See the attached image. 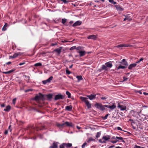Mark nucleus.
<instances>
[{
  "label": "nucleus",
  "mask_w": 148,
  "mask_h": 148,
  "mask_svg": "<svg viewBox=\"0 0 148 148\" xmlns=\"http://www.w3.org/2000/svg\"><path fill=\"white\" fill-rule=\"evenodd\" d=\"M80 99L82 101L85 102L86 105L88 109L91 108V104L88 100V98L81 97H80Z\"/></svg>",
  "instance_id": "1"
},
{
  "label": "nucleus",
  "mask_w": 148,
  "mask_h": 148,
  "mask_svg": "<svg viewBox=\"0 0 148 148\" xmlns=\"http://www.w3.org/2000/svg\"><path fill=\"white\" fill-rule=\"evenodd\" d=\"M57 125L58 127L61 128L65 126L72 127L73 126V125L72 123L66 121L64 123L62 124H60L59 123L57 124Z\"/></svg>",
  "instance_id": "2"
},
{
  "label": "nucleus",
  "mask_w": 148,
  "mask_h": 148,
  "mask_svg": "<svg viewBox=\"0 0 148 148\" xmlns=\"http://www.w3.org/2000/svg\"><path fill=\"white\" fill-rule=\"evenodd\" d=\"M95 106L97 108L103 111L105 110V108L104 107V106L101 104L100 103H96L95 105Z\"/></svg>",
  "instance_id": "3"
},
{
  "label": "nucleus",
  "mask_w": 148,
  "mask_h": 148,
  "mask_svg": "<svg viewBox=\"0 0 148 148\" xmlns=\"http://www.w3.org/2000/svg\"><path fill=\"white\" fill-rule=\"evenodd\" d=\"M44 95L41 94L40 93H39V95H36L34 97V99L36 101H38L40 100H43L44 99Z\"/></svg>",
  "instance_id": "4"
},
{
  "label": "nucleus",
  "mask_w": 148,
  "mask_h": 148,
  "mask_svg": "<svg viewBox=\"0 0 148 148\" xmlns=\"http://www.w3.org/2000/svg\"><path fill=\"white\" fill-rule=\"evenodd\" d=\"M64 96L62 95L61 94H58L55 96L54 99L56 100L59 99H63L64 98Z\"/></svg>",
  "instance_id": "5"
},
{
  "label": "nucleus",
  "mask_w": 148,
  "mask_h": 148,
  "mask_svg": "<svg viewBox=\"0 0 148 148\" xmlns=\"http://www.w3.org/2000/svg\"><path fill=\"white\" fill-rule=\"evenodd\" d=\"M120 63H121L123 65H124V66H126V67H127L128 65V63L126 61L125 59H123L121 62H120Z\"/></svg>",
  "instance_id": "6"
},
{
  "label": "nucleus",
  "mask_w": 148,
  "mask_h": 148,
  "mask_svg": "<svg viewBox=\"0 0 148 148\" xmlns=\"http://www.w3.org/2000/svg\"><path fill=\"white\" fill-rule=\"evenodd\" d=\"M97 38V35H92L89 36L88 37V39H92L94 40H95Z\"/></svg>",
  "instance_id": "7"
},
{
  "label": "nucleus",
  "mask_w": 148,
  "mask_h": 148,
  "mask_svg": "<svg viewBox=\"0 0 148 148\" xmlns=\"http://www.w3.org/2000/svg\"><path fill=\"white\" fill-rule=\"evenodd\" d=\"M96 95H94L92 94L90 95L86 96L88 97L90 100H92L95 99L96 98Z\"/></svg>",
  "instance_id": "8"
},
{
  "label": "nucleus",
  "mask_w": 148,
  "mask_h": 148,
  "mask_svg": "<svg viewBox=\"0 0 148 148\" xmlns=\"http://www.w3.org/2000/svg\"><path fill=\"white\" fill-rule=\"evenodd\" d=\"M82 23V22L80 21H77L73 25V26L75 27L80 25Z\"/></svg>",
  "instance_id": "9"
},
{
  "label": "nucleus",
  "mask_w": 148,
  "mask_h": 148,
  "mask_svg": "<svg viewBox=\"0 0 148 148\" xmlns=\"http://www.w3.org/2000/svg\"><path fill=\"white\" fill-rule=\"evenodd\" d=\"M118 107L119 108H120L121 110H125L126 108L125 106L121 105H120L119 104Z\"/></svg>",
  "instance_id": "10"
},
{
  "label": "nucleus",
  "mask_w": 148,
  "mask_h": 148,
  "mask_svg": "<svg viewBox=\"0 0 148 148\" xmlns=\"http://www.w3.org/2000/svg\"><path fill=\"white\" fill-rule=\"evenodd\" d=\"M78 52L79 54V56L80 57L84 56L86 53V52L85 51H80Z\"/></svg>",
  "instance_id": "11"
},
{
  "label": "nucleus",
  "mask_w": 148,
  "mask_h": 148,
  "mask_svg": "<svg viewBox=\"0 0 148 148\" xmlns=\"http://www.w3.org/2000/svg\"><path fill=\"white\" fill-rule=\"evenodd\" d=\"M105 65L107 67L109 68H111L112 66V62H109L106 63Z\"/></svg>",
  "instance_id": "12"
},
{
  "label": "nucleus",
  "mask_w": 148,
  "mask_h": 148,
  "mask_svg": "<svg viewBox=\"0 0 148 148\" xmlns=\"http://www.w3.org/2000/svg\"><path fill=\"white\" fill-rule=\"evenodd\" d=\"M136 65V63H133L130 64L128 66V68L129 69H131L133 67H135Z\"/></svg>",
  "instance_id": "13"
},
{
  "label": "nucleus",
  "mask_w": 148,
  "mask_h": 148,
  "mask_svg": "<svg viewBox=\"0 0 148 148\" xmlns=\"http://www.w3.org/2000/svg\"><path fill=\"white\" fill-rule=\"evenodd\" d=\"M115 7L116 8V9L119 11H123V9L122 8L121 6L119 5H115Z\"/></svg>",
  "instance_id": "14"
},
{
  "label": "nucleus",
  "mask_w": 148,
  "mask_h": 148,
  "mask_svg": "<svg viewBox=\"0 0 148 148\" xmlns=\"http://www.w3.org/2000/svg\"><path fill=\"white\" fill-rule=\"evenodd\" d=\"M110 136H103L102 139H104L106 141L109 140L110 138Z\"/></svg>",
  "instance_id": "15"
},
{
  "label": "nucleus",
  "mask_w": 148,
  "mask_h": 148,
  "mask_svg": "<svg viewBox=\"0 0 148 148\" xmlns=\"http://www.w3.org/2000/svg\"><path fill=\"white\" fill-rule=\"evenodd\" d=\"M72 107L71 106H67L65 108V110L68 111H71L72 110Z\"/></svg>",
  "instance_id": "16"
},
{
  "label": "nucleus",
  "mask_w": 148,
  "mask_h": 148,
  "mask_svg": "<svg viewBox=\"0 0 148 148\" xmlns=\"http://www.w3.org/2000/svg\"><path fill=\"white\" fill-rule=\"evenodd\" d=\"M62 48V47H60L59 49H56L54 50V51L57 52L59 54H60L61 52V50Z\"/></svg>",
  "instance_id": "17"
},
{
  "label": "nucleus",
  "mask_w": 148,
  "mask_h": 148,
  "mask_svg": "<svg viewBox=\"0 0 148 148\" xmlns=\"http://www.w3.org/2000/svg\"><path fill=\"white\" fill-rule=\"evenodd\" d=\"M50 148H58V145L57 143L54 142L52 146L50 147Z\"/></svg>",
  "instance_id": "18"
},
{
  "label": "nucleus",
  "mask_w": 148,
  "mask_h": 148,
  "mask_svg": "<svg viewBox=\"0 0 148 148\" xmlns=\"http://www.w3.org/2000/svg\"><path fill=\"white\" fill-rule=\"evenodd\" d=\"M11 106L10 105H8L6 107V108L4 109V110L6 112H9L10 110Z\"/></svg>",
  "instance_id": "19"
},
{
  "label": "nucleus",
  "mask_w": 148,
  "mask_h": 148,
  "mask_svg": "<svg viewBox=\"0 0 148 148\" xmlns=\"http://www.w3.org/2000/svg\"><path fill=\"white\" fill-rule=\"evenodd\" d=\"M127 44H120L116 46L117 47H127Z\"/></svg>",
  "instance_id": "20"
},
{
  "label": "nucleus",
  "mask_w": 148,
  "mask_h": 148,
  "mask_svg": "<svg viewBox=\"0 0 148 148\" xmlns=\"http://www.w3.org/2000/svg\"><path fill=\"white\" fill-rule=\"evenodd\" d=\"M14 71H15V70L12 69V70H11L8 71L3 72L2 73L4 74H10V73H12V72H14Z\"/></svg>",
  "instance_id": "21"
},
{
  "label": "nucleus",
  "mask_w": 148,
  "mask_h": 148,
  "mask_svg": "<svg viewBox=\"0 0 148 148\" xmlns=\"http://www.w3.org/2000/svg\"><path fill=\"white\" fill-rule=\"evenodd\" d=\"M125 17L124 18L123 20L124 21H125L127 20H128L129 21H131L132 20V19L131 18H130L129 16H124Z\"/></svg>",
  "instance_id": "22"
},
{
  "label": "nucleus",
  "mask_w": 148,
  "mask_h": 148,
  "mask_svg": "<svg viewBox=\"0 0 148 148\" xmlns=\"http://www.w3.org/2000/svg\"><path fill=\"white\" fill-rule=\"evenodd\" d=\"M64 145H65V146H66L67 148L70 147L72 145L71 144L69 143H64Z\"/></svg>",
  "instance_id": "23"
},
{
  "label": "nucleus",
  "mask_w": 148,
  "mask_h": 148,
  "mask_svg": "<svg viewBox=\"0 0 148 148\" xmlns=\"http://www.w3.org/2000/svg\"><path fill=\"white\" fill-rule=\"evenodd\" d=\"M46 96L49 100L51 99L52 98V95L51 94H49L48 95H47Z\"/></svg>",
  "instance_id": "24"
},
{
  "label": "nucleus",
  "mask_w": 148,
  "mask_h": 148,
  "mask_svg": "<svg viewBox=\"0 0 148 148\" xmlns=\"http://www.w3.org/2000/svg\"><path fill=\"white\" fill-rule=\"evenodd\" d=\"M116 107V106L114 104H113L111 106H110L109 108L111 110L114 109Z\"/></svg>",
  "instance_id": "25"
},
{
  "label": "nucleus",
  "mask_w": 148,
  "mask_h": 148,
  "mask_svg": "<svg viewBox=\"0 0 148 148\" xmlns=\"http://www.w3.org/2000/svg\"><path fill=\"white\" fill-rule=\"evenodd\" d=\"M116 139H117L119 140H121L124 143L125 142V141L123 139V138L122 137H118L117 136H116Z\"/></svg>",
  "instance_id": "26"
},
{
  "label": "nucleus",
  "mask_w": 148,
  "mask_h": 148,
  "mask_svg": "<svg viewBox=\"0 0 148 148\" xmlns=\"http://www.w3.org/2000/svg\"><path fill=\"white\" fill-rule=\"evenodd\" d=\"M76 77L78 79V82H79V81L82 79V77L81 76H77Z\"/></svg>",
  "instance_id": "27"
},
{
  "label": "nucleus",
  "mask_w": 148,
  "mask_h": 148,
  "mask_svg": "<svg viewBox=\"0 0 148 148\" xmlns=\"http://www.w3.org/2000/svg\"><path fill=\"white\" fill-rule=\"evenodd\" d=\"M66 94L68 96V97L69 98H70L71 97V94L68 91H67L66 92Z\"/></svg>",
  "instance_id": "28"
},
{
  "label": "nucleus",
  "mask_w": 148,
  "mask_h": 148,
  "mask_svg": "<svg viewBox=\"0 0 148 148\" xmlns=\"http://www.w3.org/2000/svg\"><path fill=\"white\" fill-rule=\"evenodd\" d=\"M126 68V66H122V65H120L119 66H118L117 68V69H124L125 68Z\"/></svg>",
  "instance_id": "29"
},
{
  "label": "nucleus",
  "mask_w": 148,
  "mask_h": 148,
  "mask_svg": "<svg viewBox=\"0 0 148 148\" xmlns=\"http://www.w3.org/2000/svg\"><path fill=\"white\" fill-rule=\"evenodd\" d=\"M8 26V24L7 23H5V25H4L2 29V30L5 31L6 30V27Z\"/></svg>",
  "instance_id": "30"
},
{
  "label": "nucleus",
  "mask_w": 148,
  "mask_h": 148,
  "mask_svg": "<svg viewBox=\"0 0 148 148\" xmlns=\"http://www.w3.org/2000/svg\"><path fill=\"white\" fill-rule=\"evenodd\" d=\"M42 65V64L41 63H38L35 64L34 65V66H41Z\"/></svg>",
  "instance_id": "31"
},
{
  "label": "nucleus",
  "mask_w": 148,
  "mask_h": 148,
  "mask_svg": "<svg viewBox=\"0 0 148 148\" xmlns=\"http://www.w3.org/2000/svg\"><path fill=\"white\" fill-rule=\"evenodd\" d=\"M20 53H16L14 54L12 57V58H14L17 57L19 54Z\"/></svg>",
  "instance_id": "32"
},
{
  "label": "nucleus",
  "mask_w": 148,
  "mask_h": 148,
  "mask_svg": "<svg viewBox=\"0 0 148 148\" xmlns=\"http://www.w3.org/2000/svg\"><path fill=\"white\" fill-rule=\"evenodd\" d=\"M53 77L52 76L50 77L47 79V81L48 82H50L51 80H52Z\"/></svg>",
  "instance_id": "33"
},
{
  "label": "nucleus",
  "mask_w": 148,
  "mask_h": 148,
  "mask_svg": "<svg viewBox=\"0 0 148 148\" xmlns=\"http://www.w3.org/2000/svg\"><path fill=\"white\" fill-rule=\"evenodd\" d=\"M101 134V132H99L97 133V135L96 136V137L97 138L100 136Z\"/></svg>",
  "instance_id": "34"
},
{
  "label": "nucleus",
  "mask_w": 148,
  "mask_h": 148,
  "mask_svg": "<svg viewBox=\"0 0 148 148\" xmlns=\"http://www.w3.org/2000/svg\"><path fill=\"white\" fill-rule=\"evenodd\" d=\"M66 74H70L71 73V72L67 68L66 69Z\"/></svg>",
  "instance_id": "35"
},
{
  "label": "nucleus",
  "mask_w": 148,
  "mask_h": 148,
  "mask_svg": "<svg viewBox=\"0 0 148 148\" xmlns=\"http://www.w3.org/2000/svg\"><path fill=\"white\" fill-rule=\"evenodd\" d=\"M93 140H94V139L90 137L88 139L87 142L88 143H89L90 141Z\"/></svg>",
  "instance_id": "36"
},
{
  "label": "nucleus",
  "mask_w": 148,
  "mask_h": 148,
  "mask_svg": "<svg viewBox=\"0 0 148 148\" xmlns=\"http://www.w3.org/2000/svg\"><path fill=\"white\" fill-rule=\"evenodd\" d=\"M76 46H73L71 47L70 49V50H72L73 49H76Z\"/></svg>",
  "instance_id": "37"
},
{
  "label": "nucleus",
  "mask_w": 148,
  "mask_h": 148,
  "mask_svg": "<svg viewBox=\"0 0 148 148\" xmlns=\"http://www.w3.org/2000/svg\"><path fill=\"white\" fill-rule=\"evenodd\" d=\"M107 67L106 66L103 65L102 67V69L103 70H106V68Z\"/></svg>",
  "instance_id": "38"
},
{
  "label": "nucleus",
  "mask_w": 148,
  "mask_h": 148,
  "mask_svg": "<svg viewBox=\"0 0 148 148\" xmlns=\"http://www.w3.org/2000/svg\"><path fill=\"white\" fill-rule=\"evenodd\" d=\"M66 19H62V23L64 24L66 21Z\"/></svg>",
  "instance_id": "39"
},
{
  "label": "nucleus",
  "mask_w": 148,
  "mask_h": 148,
  "mask_svg": "<svg viewBox=\"0 0 148 148\" xmlns=\"http://www.w3.org/2000/svg\"><path fill=\"white\" fill-rule=\"evenodd\" d=\"M87 145V143L86 142L84 143L82 145V148H84L86 145Z\"/></svg>",
  "instance_id": "40"
},
{
  "label": "nucleus",
  "mask_w": 148,
  "mask_h": 148,
  "mask_svg": "<svg viewBox=\"0 0 148 148\" xmlns=\"http://www.w3.org/2000/svg\"><path fill=\"white\" fill-rule=\"evenodd\" d=\"M82 49V47L80 46H79L76 47V49L77 50L80 51Z\"/></svg>",
  "instance_id": "41"
},
{
  "label": "nucleus",
  "mask_w": 148,
  "mask_h": 148,
  "mask_svg": "<svg viewBox=\"0 0 148 148\" xmlns=\"http://www.w3.org/2000/svg\"><path fill=\"white\" fill-rule=\"evenodd\" d=\"M123 80L122 81V82L127 81V80L128 79V78L126 77H123Z\"/></svg>",
  "instance_id": "42"
},
{
  "label": "nucleus",
  "mask_w": 148,
  "mask_h": 148,
  "mask_svg": "<svg viewBox=\"0 0 148 148\" xmlns=\"http://www.w3.org/2000/svg\"><path fill=\"white\" fill-rule=\"evenodd\" d=\"M108 98V97L106 96L105 97H102L101 98V99L103 100H106Z\"/></svg>",
  "instance_id": "43"
},
{
  "label": "nucleus",
  "mask_w": 148,
  "mask_h": 148,
  "mask_svg": "<svg viewBox=\"0 0 148 148\" xmlns=\"http://www.w3.org/2000/svg\"><path fill=\"white\" fill-rule=\"evenodd\" d=\"M99 142H100V143H106V142L105 141H102V140H101V139L99 140Z\"/></svg>",
  "instance_id": "44"
},
{
  "label": "nucleus",
  "mask_w": 148,
  "mask_h": 148,
  "mask_svg": "<svg viewBox=\"0 0 148 148\" xmlns=\"http://www.w3.org/2000/svg\"><path fill=\"white\" fill-rule=\"evenodd\" d=\"M144 60L143 58H141L139 59V60H138L137 62H136V63H138Z\"/></svg>",
  "instance_id": "45"
},
{
  "label": "nucleus",
  "mask_w": 148,
  "mask_h": 148,
  "mask_svg": "<svg viewBox=\"0 0 148 148\" xmlns=\"http://www.w3.org/2000/svg\"><path fill=\"white\" fill-rule=\"evenodd\" d=\"M109 115V114H107L105 116H104L103 117V119H104V120H105V119H106L107 118V117L108 116V115Z\"/></svg>",
  "instance_id": "46"
},
{
  "label": "nucleus",
  "mask_w": 148,
  "mask_h": 148,
  "mask_svg": "<svg viewBox=\"0 0 148 148\" xmlns=\"http://www.w3.org/2000/svg\"><path fill=\"white\" fill-rule=\"evenodd\" d=\"M64 146H65V145H64V143L63 144L61 145L60 146V148H64Z\"/></svg>",
  "instance_id": "47"
},
{
  "label": "nucleus",
  "mask_w": 148,
  "mask_h": 148,
  "mask_svg": "<svg viewBox=\"0 0 148 148\" xmlns=\"http://www.w3.org/2000/svg\"><path fill=\"white\" fill-rule=\"evenodd\" d=\"M119 141V140H114V141H113V140H111L110 141V142L112 143H116L117 142H118Z\"/></svg>",
  "instance_id": "48"
},
{
  "label": "nucleus",
  "mask_w": 148,
  "mask_h": 148,
  "mask_svg": "<svg viewBox=\"0 0 148 148\" xmlns=\"http://www.w3.org/2000/svg\"><path fill=\"white\" fill-rule=\"evenodd\" d=\"M42 82L44 84H46L47 83H48V82H47V80H45L43 81H42Z\"/></svg>",
  "instance_id": "49"
},
{
  "label": "nucleus",
  "mask_w": 148,
  "mask_h": 148,
  "mask_svg": "<svg viewBox=\"0 0 148 148\" xmlns=\"http://www.w3.org/2000/svg\"><path fill=\"white\" fill-rule=\"evenodd\" d=\"M16 98L14 99H13L12 102H13V103L14 104H15V101H16Z\"/></svg>",
  "instance_id": "50"
},
{
  "label": "nucleus",
  "mask_w": 148,
  "mask_h": 148,
  "mask_svg": "<svg viewBox=\"0 0 148 148\" xmlns=\"http://www.w3.org/2000/svg\"><path fill=\"white\" fill-rule=\"evenodd\" d=\"M11 128V125H10L9 126V128H8V130L10 132H11L12 131V129Z\"/></svg>",
  "instance_id": "51"
},
{
  "label": "nucleus",
  "mask_w": 148,
  "mask_h": 148,
  "mask_svg": "<svg viewBox=\"0 0 148 148\" xmlns=\"http://www.w3.org/2000/svg\"><path fill=\"white\" fill-rule=\"evenodd\" d=\"M103 106H104V108L106 107H107V108H109V107H110V106L108 105H103Z\"/></svg>",
  "instance_id": "52"
},
{
  "label": "nucleus",
  "mask_w": 148,
  "mask_h": 148,
  "mask_svg": "<svg viewBox=\"0 0 148 148\" xmlns=\"http://www.w3.org/2000/svg\"><path fill=\"white\" fill-rule=\"evenodd\" d=\"M117 129L118 130H121V131L123 130H122V129L120 127H117Z\"/></svg>",
  "instance_id": "53"
},
{
  "label": "nucleus",
  "mask_w": 148,
  "mask_h": 148,
  "mask_svg": "<svg viewBox=\"0 0 148 148\" xmlns=\"http://www.w3.org/2000/svg\"><path fill=\"white\" fill-rule=\"evenodd\" d=\"M127 46V47H133V45H129L128 44H127V46Z\"/></svg>",
  "instance_id": "54"
},
{
  "label": "nucleus",
  "mask_w": 148,
  "mask_h": 148,
  "mask_svg": "<svg viewBox=\"0 0 148 148\" xmlns=\"http://www.w3.org/2000/svg\"><path fill=\"white\" fill-rule=\"evenodd\" d=\"M25 64V62H23V63H20L19 64V65H23V64Z\"/></svg>",
  "instance_id": "55"
},
{
  "label": "nucleus",
  "mask_w": 148,
  "mask_h": 148,
  "mask_svg": "<svg viewBox=\"0 0 148 148\" xmlns=\"http://www.w3.org/2000/svg\"><path fill=\"white\" fill-rule=\"evenodd\" d=\"M141 147L138 146H135V148H141Z\"/></svg>",
  "instance_id": "56"
},
{
  "label": "nucleus",
  "mask_w": 148,
  "mask_h": 148,
  "mask_svg": "<svg viewBox=\"0 0 148 148\" xmlns=\"http://www.w3.org/2000/svg\"><path fill=\"white\" fill-rule=\"evenodd\" d=\"M131 112L133 113H135L136 112H135V111H134L133 110H132L131 111Z\"/></svg>",
  "instance_id": "57"
},
{
  "label": "nucleus",
  "mask_w": 148,
  "mask_h": 148,
  "mask_svg": "<svg viewBox=\"0 0 148 148\" xmlns=\"http://www.w3.org/2000/svg\"><path fill=\"white\" fill-rule=\"evenodd\" d=\"M109 2L111 3H112L114 2L113 0H109Z\"/></svg>",
  "instance_id": "58"
},
{
  "label": "nucleus",
  "mask_w": 148,
  "mask_h": 148,
  "mask_svg": "<svg viewBox=\"0 0 148 148\" xmlns=\"http://www.w3.org/2000/svg\"><path fill=\"white\" fill-rule=\"evenodd\" d=\"M31 89H28V90H26L25 91V92H27L29 91H31Z\"/></svg>",
  "instance_id": "59"
},
{
  "label": "nucleus",
  "mask_w": 148,
  "mask_h": 148,
  "mask_svg": "<svg viewBox=\"0 0 148 148\" xmlns=\"http://www.w3.org/2000/svg\"><path fill=\"white\" fill-rule=\"evenodd\" d=\"M8 133V130H6L5 132H4V134H7Z\"/></svg>",
  "instance_id": "60"
},
{
  "label": "nucleus",
  "mask_w": 148,
  "mask_h": 148,
  "mask_svg": "<svg viewBox=\"0 0 148 148\" xmlns=\"http://www.w3.org/2000/svg\"><path fill=\"white\" fill-rule=\"evenodd\" d=\"M115 147L114 145H112V146H110V147H109V148H112L113 147Z\"/></svg>",
  "instance_id": "61"
},
{
  "label": "nucleus",
  "mask_w": 148,
  "mask_h": 148,
  "mask_svg": "<svg viewBox=\"0 0 148 148\" xmlns=\"http://www.w3.org/2000/svg\"><path fill=\"white\" fill-rule=\"evenodd\" d=\"M143 94L145 95H148V93H146V92H143Z\"/></svg>",
  "instance_id": "62"
},
{
  "label": "nucleus",
  "mask_w": 148,
  "mask_h": 148,
  "mask_svg": "<svg viewBox=\"0 0 148 148\" xmlns=\"http://www.w3.org/2000/svg\"><path fill=\"white\" fill-rule=\"evenodd\" d=\"M77 129H78L79 130L81 128V127H79L78 126H77Z\"/></svg>",
  "instance_id": "63"
},
{
  "label": "nucleus",
  "mask_w": 148,
  "mask_h": 148,
  "mask_svg": "<svg viewBox=\"0 0 148 148\" xmlns=\"http://www.w3.org/2000/svg\"><path fill=\"white\" fill-rule=\"evenodd\" d=\"M1 106L2 107H4L5 106V104H1Z\"/></svg>",
  "instance_id": "64"
}]
</instances>
